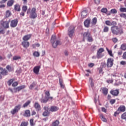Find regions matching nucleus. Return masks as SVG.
<instances>
[{
  "label": "nucleus",
  "instance_id": "51",
  "mask_svg": "<svg viewBox=\"0 0 126 126\" xmlns=\"http://www.w3.org/2000/svg\"><path fill=\"white\" fill-rule=\"evenodd\" d=\"M109 31V28L108 27H105L103 29L104 32H108Z\"/></svg>",
  "mask_w": 126,
  "mask_h": 126
},
{
  "label": "nucleus",
  "instance_id": "3",
  "mask_svg": "<svg viewBox=\"0 0 126 126\" xmlns=\"http://www.w3.org/2000/svg\"><path fill=\"white\" fill-rule=\"evenodd\" d=\"M10 22V20H2L0 21V23L1 26L3 27V28H5L6 29H7V28H9V23Z\"/></svg>",
  "mask_w": 126,
  "mask_h": 126
},
{
  "label": "nucleus",
  "instance_id": "4",
  "mask_svg": "<svg viewBox=\"0 0 126 126\" xmlns=\"http://www.w3.org/2000/svg\"><path fill=\"white\" fill-rule=\"evenodd\" d=\"M36 8L33 7L30 12V18H32V19H35V18H37L38 15L37 13H36Z\"/></svg>",
  "mask_w": 126,
  "mask_h": 126
},
{
  "label": "nucleus",
  "instance_id": "56",
  "mask_svg": "<svg viewBox=\"0 0 126 126\" xmlns=\"http://www.w3.org/2000/svg\"><path fill=\"white\" fill-rule=\"evenodd\" d=\"M17 85H18V83H17V82H15L12 84V86H13V87H15V86H17Z\"/></svg>",
  "mask_w": 126,
  "mask_h": 126
},
{
  "label": "nucleus",
  "instance_id": "61",
  "mask_svg": "<svg viewBox=\"0 0 126 126\" xmlns=\"http://www.w3.org/2000/svg\"><path fill=\"white\" fill-rule=\"evenodd\" d=\"M6 68L9 71H11V67H10L9 65H7L6 66Z\"/></svg>",
  "mask_w": 126,
  "mask_h": 126
},
{
  "label": "nucleus",
  "instance_id": "12",
  "mask_svg": "<svg viewBox=\"0 0 126 126\" xmlns=\"http://www.w3.org/2000/svg\"><path fill=\"white\" fill-rule=\"evenodd\" d=\"M24 88H25V85H22L18 87L17 88L14 89L15 93H16V92H19L20 90H22V89H24Z\"/></svg>",
  "mask_w": 126,
  "mask_h": 126
},
{
  "label": "nucleus",
  "instance_id": "6",
  "mask_svg": "<svg viewBox=\"0 0 126 126\" xmlns=\"http://www.w3.org/2000/svg\"><path fill=\"white\" fill-rule=\"evenodd\" d=\"M74 27H70L68 30V35L70 38H72V36L74 35Z\"/></svg>",
  "mask_w": 126,
  "mask_h": 126
},
{
  "label": "nucleus",
  "instance_id": "39",
  "mask_svg": "<svg viewBox=\"0 0 126 126\" xmlns=\"http://www.w3.org/2000/svg\"><path fill=\"white\" fill-rule=\"evenodd\" d=\"M101 11L103 13H107V12L108 11V9H107V8H103L101 9Z\"/></svg>",
  "mask_w": 126,
  "mask_h": 126
},
{
  "label": "nucleus",
  "instance_id": "30",
  "mask_svg": "<svg viewBox=\"0 0 126 126\" xmlns=\"http://www.w3.org/2000/svg\"><path fill=\"white\" fill-rule=\"evenodd\" d=\"M87 15V11H83L82 12L81 16L83 18H84L85 16Z\"/></svg>",
  "mask_w": 126,
  "mask_h": 126
},
{
  "label": "nucleus",
  "instance_id": "54",
  "mask_svg": "<svg viewBox=\"0 0 126 126\" xmlns=\"http://www.w3.org/2000/svg\"><path fill=\"white\" fill-rule=\"evenodd\" d=\"M45 96H46V97H50V92L49 91L46 92Z\"/></svg>",
  "mask_w": 126,
  "mask_h": 126
},
{
  "label": "nucleus",
  "instance_id": "13",
  "mask_svg": "<svg viewBox=\"0 0 126 126\" xmlns=\"http://www.w3.org/2000/svg\"><path fill=\"white\" fill-rule=\"evenodd\" d=\"M41 68V66H36L33 68V72L35 73V74H38L39 73V71H40V68Z\"/></svg>",
  "mask_w": 126,
  "mask_h": 126
},
{
  "label": "nucleus",
  "instance_id": "40",
  "mask_svg": "<svg viewBox=\"0 0 126 126\" xmlns=\"http://www.w3.org/2000/svg\"><path fill=\"white\" fill-rule=\"evenodd\" d=\"M88 42H93V38L91 35H90V37L87 38Z\"/></svg>",
  "mask_w": 126,
  "mask_h": 126
},
{
  "label": "nucleus",
  "instance_id": "53",
  "mask_svg": "<svg viewBox=\"0 0 126 126\" xmlns=\"http://www.w3.org/2000/svg\"><path fill=\"white\" fill-rule=\"evenodd\" d=\"M110 103L113 105V104H115V103H116V99H111L110 101Z\"/></svg>",
  "mask_w": 126,
  "mask_h": 126
},
{
  "label": "nucleus",
  "instance_id": "59",
  "mask_svg": "<svg viewBox=\"0 0 126 126\" xmlns=\"http://www.w3.org/2000/svg\"><path fill=\"white\" fill-rule=\"evenodd\" d=\"M111 26H116V25H117V22H115V21H113L111 23Z\"/></svg>",
  "mask_w": 126,
  "mask_h": 126
},
{
  "label": "nucleus",
  "instance_id": "48",
  "mask_svg": "<svg viewBox=\"0 0 126 126\" xmlns=\"http://www.w3.org/2000/svg\"><path fill=\"white\" fill-rule=\"evenodd\" d=\"M13 82V79H11L10 80H9L8 81V84L9 86H10V85H11V84H12Z\"/></svg>",
  "mask_w": 126,
  "mask_h": 126
},
{
  "label": "nucleus",
  "instance_id": "41",
  "mask_svg": "<svg viewBox=\"0 0 126 126\" xmlns=\"http://www.w3.org/2000/svg\"><path fill=\"white\" fill-rule=\"evenodd\" d=\"M106 51H107L109 55L110 56V57H113V54H112V50H109V49L108 48H106Z\"/></svg>",
  "mask_w": 126,
  "mask_h": 126
},
{
  "label": "nucleus",
  "instance_id": "29",
  "mask_svg": "<svg viewBox=\"0 0 126 126\" xmlns=\"http://www.w3.org/2000/svg\"><path fill=\"white\" fill-rule=\"evenodd\" d=\"M89 82H90L91 86L92 89H93V87H94V83H93V79L90 78L89 79Z\"/></svg>",
  "mask_w": 126,
  "mask_h": 126
},
{
  "label": "nucleus",
  "instance_id": "14",
  "mask_svg": "<svg viewBox=\"0 0 126 126\" xmlns=\"http://www.w3.org/2000/svg\"><path fill=\"white\" fill-rule=\"evenodd\" d=\"M119 93L120 92L118 91V90H112L110 91V94L113 96H118Z\"/></svg>",
  "mask_w": 126,
  "mask_h": 126
},
{
  "label": "nucleus",
  "instance_id": "21",
  "mask_svg": "<svg viewBox=\"0 0 126 126\" xmlns=\"http://www.w3.org/2000/svg\"><path fill=\"white\" fill-rule=\"evenodd\" d=\"M14 3V0H9L7 1V4L8 6H12Z\"/></svg>",
  "mask_w": 126,
  "mask_h": 126
},
{
  "label": "nucleus",
  "instance_id": "17",
  "mask_svg": "<svg viewBox=\"0 0 126 126\" xmlns=\"http://www.w3.org/2000/svg\"><path fill=\"white\" fill-rule=\"evenodd\" d=\"M0 73L2 75H7V71L6 69H3L2 68H0Z\"/></svg>",
  "mask_w": 126,
  "mask_h": 126
},
{
  "label": "nucleus",
  "instance_id": "46",
  "mask_svg": "<svg viewBox=\"0 0 126 126\" xmlns=\"http://www.w3.org/2000/svg\"><path fill=\"white\" fill-rule=\"evenodd\" d=\"M105 24H106V25H108V26H112L111 21H106Z\"/></svg>",
  "mask_w": 126,
  "mask_h": 126
},
{
  "label": "nucleus",
  "instance_id": "26",
  "mask_svg": "<svg viewBox=\"0 0 126 126\" xmlns=\"http://www.w3.org/2000/svg\"><path fill=\"white\" fill-rule=\"evenodd\" d=\"M102 90L104 95H107L108 94V90L107 88H103Z\"/></svg>",
  "mask_w": 126,
  "mask_h": 126
},
{
  "label": "nucleus",
  "instance_id": "16",
  "mask_svg": "<svg viewBox=\"0 0 126 126\" xmlns=\"http://www.w3.org/2000/svg\"><path fill=\"white\" fill-rule=\"evenodd\" d=\"M34 108L37 112H39V111H41V106H40V104L38 103V102H35L34 104Z\"/></svg>",
  "mask_w": 126,
  "mask_h": 126
},
{
  "label": "nucleus",
  "instance_id": "34",
  "mask_svg": "<svg viewBox=\"0 0 126 126\" xmlns=\"http://www.w3.org/2000/svg\"><path fill=\"white\" fill-rule=\"evenodd\" d=\"M103 55L102 53H99V52H97V59H100V58H103Z\"/></svg>",
  "mask_w": 126,
  "mask_h": 126
},
{
  "label": "nucleus",
  "instance_id": "57",
  "mask_svg": "<svg viewBox=\"0 0 126 126\" xmlns=\"http://www.w3.org/2000/svg\"><path fill=\"white\" fill-rule=\"evenodd\" d=\"M112 41L114 43H117L118 42V38H112Z\"/></svg>",
  "mask_w": 126,
  "mask_h": 126
},
{
  "label": "nucleus",
  "instance_id": "44",
  "mask_svg": "<svg viewBox=\"0 0 126 126\" xmlns=\"http://www.w3.org/2000/svg\"><path fill=\"white\" fill-rule=\"evenodd\" d=\"M120 17H122V18H125L126 19V13H121L120 14Z\"/></svg>",
  "mask_w": 126,
  "mask_h": 126
},
{
  "label": "nucleus",
  "instance_id": "28",
  "mask_svg": "<svg viewBox=\"0 0 126 126\" xmlns=\"http://www.w3.org/2000/svg\"><path fill=\"white\" fill-rule=\"evenodd\" d=\"M60 125V121L59 120H56L52 123L53 126H58Z\"/></svg>",
  "mask_w": 126,
  "mask_h": 126
},
{
  "label": "nucleus",
  "instance_id": "49",
  "mask_svg": "<svg viewBox=\"0 0 126 126\" xmlns=\"http://www.w3.org/2000/svg\"><path fill=\"white\" fill-rule=\"evenodd\" d=\"M28 126V123L27 122H22L21 124V126Z\"/></svg>",
  "mask_w": 126,
  "mask_h": 126
},
{
  "label": "nucleus",
  "instance_id": "62",
  "mask_svg": "<svg viewBox=\"0 0 126 126\" xmlns=\"http://www.w3.org/2000/svg\"><path fill=\"white\" fill-rule=\"evenodd\" d=\"M122 65H125L126 64V61H121L120 63Z\"/></svg>",
  "mask_w": 126,
  "mask_h": 126
},
{
  "label": "nucleus",
  "instance_id": "58",
  "mask_svg": "<svg viewBox=\"0 0 126 126\" xmlns=\"http://www.w3.org/2000/svg\"><path fill=\"white\" fill-rule=\"evenodd\" d=\"M6 1H7V0H2L0 1V3L1 4H2V3H5V2H6Z\"/></svg>",
  "mask_w": 126,
  "mask_h": 126
},
{
  "label": "nucleus",
  "instance_id": "42",
  "mask_svg": "<svg viewBox=\"0 0 126 126\" xmlns=\"http://www.w3.org/2000/svg\"><path fill=\"white\" fill-rule=\"evenodd\" d=\"M27 6H23L22 7V11H23L24 12H26L27 10Z\"/></svg>",
  "mask_w": 126,
  "mask_h": 126
},
{
  "label": "nucleus",
  "instance_id": "64",
  "mask_svg": "<svg viewBox=\"0 0 126 126\" xmlns=\"http://www.w3.org/2000/svg\"><path fill=\"white\" fill-rule=\"evenodd\" d=\"M108 83H113V80L109 79L107 80Z\"/></svg>",
  "mask_w": 126,
  "mask_h": 126
},
{
  "label": "nucleus",
  "instance_id": "15",
  "mask_svg": "<svg viewBox=\"0 0 126 126\" xmlns=\"http://www.w3.org/2000/svg\"><path fill=\"white\" fill-rule=\"evenodd\" d=\"M22 45L23 47H24V48H28V47H29V46L30 45V43L28 41L24 40L22 42Z\"/></svg>",
  "mask_w": 126,
  "mask_h": 126
},
{
  "label": "nucleus",
  "instance_id": "50",
  "mask_svg": "<svg viewBox=\"0 0 126 126\" xmlns=\"http://www.w3.org/2000/svg\"><path fill=\"white\" fill-rule=\"evenodd\" d=\"M97 23V18H94L93 19V24H96Z\"/></svg>",
  "mask_w": 126,
  "mask_h": 126
},
{
  "label": "nucleus",
  "instance_id": "19",
  "mask_svg": "<svg viewBox=\"0 0 126 126\" xmlns=\"http://www.w3.org/2000/svg\"><path fill=\"white\" fill-rule=\"evenodd\" d=\"M14 10L16 11H20L21 9H20V5L19 4H16V5H14Z\"/></svg>",
  "mask_w": 126,
  "mask_h": 126
},
{
  "label": "nucleus",
  "instance_id": "60",
  "mask_svg": "<svg viewBox=\"0 0 126 126\" xmlns=\"http://www.w3.org/2000/svg\"><path fill=\"white\" fill-rule=\"evenodd\" d=\"M88 66H89L90 67H93V66H94V63H90L89 64H88Z\"/></svg>",
  "mask_w": 126,
  "mask_h": 126
},
{
  "label": "nucleus",
  "instance_id": "33",
  "mask_svg": "<svg viewBox=\"0 0 126 126\" xmlns=\"http://www.w3.org/2000/svg\"><path fill=\"white\" fill-rule=\"evenodd\" d=\"M121 119H122V120H125L126 122V112L121 115Z\"/></svg>",
  "mask_w": 126,
  "mask_h": 126
},
{
  "label": "nucleus",
  "instance_id": "1",
  "mask_svg": "<svg viewBox=\"0 0 126 126\" xmlns=\"http://www.w3.org/2000/svg\"><path fill=\"white\" fill-rule=\"evenodd\" d=\"M111 30L114 35H119L121 34H123L124 32L123 31V29L121 28L118 27V26H113L111 28Z\"/></svg>",
  "mask_w": 126,
  "mask_h": 126
},
{
  "label": "nucleus",
  "instance_id": "45",
  "mask_svg": "<svg viewBox=\"0 0 126 126\" xmlns=\"http://www.w3.org/2000/svg\"><path fill=\"white\" fill-rule=\"evenodd\" d=\"M59 82H60L61 87H62V88H64V85H63V81H62L61 79H60Z\"/></svg>",
  "mask_w": 126,
  "mask_h": 126
},
{
  "label": "nucleus",
  "instance_id": "32",
  "mask_svg": "<svg viewBox=\"0 0 126 126\" xmlns=\"http://www.w3.org/2000/svg\"><path fill=\"white\" fill-rule=\"evenodd\" d=\"M20 59H21V57H20V56H14L13 57V61H17L18 60H20Z\"/></svg>",
  "mask_w": 126,
  "mask_h": 126
},
{
  "label": "nucleus",
  "instance_id": "43",
  "mask_svg": "<svg viewBox=\"0 0 126 126\" xmlns=\"http://www.w3.org/2000/svg\"><path fill=\"white\" fill-rule=\"evenodd\" d=\"M117 12V11L116 9H112L111 10V13H112L113 14H116Z\"/></svg>",
  "mask_w": 126,
  "mask_h": 126
},
{
  "label": "nucleus",
  "instance_id": "20",
  "mask_svg": "<svg viewBox=\"0 0 126 126\" xmlns=\"http://www.w3.org/2000/svg\"><path fill=\"white\" fill-rule=\"evenodd\" d=\"M59 110V107L57 106H51L50 109L51 112H56Z\"/></svg>",
  "mask_w": 126,
  "mask_h": 126
},
{
  "label": "nucleus",
  "instance_id": "5",
  "mask_svg": "<svg viewBox=\"0 0 126 126\" xmlns=\"http://www.w3.org/2000/svg\"><path fill=\"white\" fill-rule=\"evenodd\" d=\"M125 111H126V107L125 105H121L117 111L114 113V115L115 117H117V115H119L121 112H125Z\"/></svg>",
  "mask_w": 126,
  "mask_h": 126
},
{
  "label": "nucleus",
  "instance_id": "31",
  "mask_svg": "<svg viewBox=\"0 0 126 126\" xmlns=\"http://www.w3.org/2000/svg\"><path fill=\"white\" fill-rule=\"evenodd\" d=\"M120 49L122 50V51H126V44H123L121 45Z\"/></svg>",
  "mask_w": 126,
  "mask_h": 126
},
{
  "label": "nucleus",
  "instance_id": "23",
  "mask_svg": "<svg viewBox=\"0 0 126 126\" xmlns=\"http://www.w3.org/2000/svg\"><path fill=\"white\" fill-rule=\"evenodd\" d=\"M99 117L103 122H104V123H107V119H106V118L104 117V115H103V114H99Z\"/></svg>",
  "mask_w": 126,
  "mask_h": 126
},
{
  "label": "nucleus",
  "instance_id": "25",
  "mask_svg": "<svg viewBox=\"0 0 126 126\" xmlns=\"http://www.w3.org/2000/svg\"><path fill=\"white\" fill-rule=\"evenodd\" d=\"M84 25L86 27H89V25H90V20H86L84 22Z\"/></svg>",
  "mask_w": 126,
  "mask_h": 126
},
{
  "label": "nucleus",
  "instance_id": "7",
  "mask_svg": "<svg viewBox=\"0 0 126 126\" xmlns=\"http://www.w3.org/2000/svg\"><path fill=\"white\" fill-rule=\"evenodd\" d=\"M20 108H21V105H17L11 111V114H12V115H15V114H16V113H18V111L20 110Z\"/></svg>",
  "mask_w": 126,
  "mask_h": 126
},
{
  "label": "nucleus",
  "instance_id": "9",
  "mask_svg": "<svg viewBox=\"0 0 126 126\" xmlns=\"http://www.w3.org/2000/svg\"><path fill=\"white\" fill-rule=\"evenodd\" d=\"M43 109L45 110V111L43 113L42 116H43V117H48V116L50 115V112H49V107L45 106L43 107Z\"/></svg>",
  "mask_w": 126,
  "mask_h": 126
},
{
  "label": "nucleus",
  "instance_id": "52",
  "mask_svg": "<svg viewBox=\"0 0 126 126\" xmlns=\"http://www.w3.org/2000/svg\"><path fill=\"white\" fill-rule=\"evenodd\" d=\"M94 50H96V46H95V45L92 46L91 51H92V52H94Z\"/></svg>",
  "mask_w": 126,
  "mask_h": 126
},
{
  "label": "nucleus",
  "instance_id": "27",
  "mask_svg": "<svg viewBox=\"0 0 126 126\" xmlns=\"http://www.w3.org/2000/svg\"><path fill=\"white\" fill-rule=\"evenodd\" d=\"M30 103H31V101L30 100H28L25 104H24L23 107L24 108H26V107H28V106L30 105Z\"/></svg>",
  "mask_w": 126,
  "mask_h": 126
},
{
  "label": "nucleus",
  "instance_id": "63",
  "mask_svg": "<svg viewBox=\"0 0 126 126\" xmlns=\"http://www.w3.org/2000/svg\"><path fill=\"white\" fill-rule=\"evenodd\" d=\"M106 63H101V66H102V67H106Z\"/></svg>",
  "mask_w": 126,
  "mask_h": 126
},
{
  "label": "nucleus",
  "instance_id": "8",
  "mask_svg": "<svg viewBox=\"0 0 126 126\" xmlns=\"http://www.w3.org/2000/svg\"><path fill=\"white\" fill-rule=\"evenodd\" d=\"M114 64V59L108 58L107 61L106 65L107 67H112Z\"/></svg>",
  "mask_w": 126,
  "mask_h": 126
},
{
  "label": "nucleus",
  "instance_id": "18",
  "mask_svg": "<svg viewBox=\"0 0 126 126\" xmlns=\"http://www.w3.org/2000/svg\"><path fill=\"white\" fill-rule=\"evenodd\" d=\"M31 38V34H28L26 35H25L23 37V39L24 40V41H28V40H29V39H30Z\"/></svg>",
  "mask_w": 126,
  "mask_h": 126
},
{
  "label": "nucleus",
  "instance_id": "22",
  "mask_svg": "<svg viewBox=\"0 0 126 126\" xmlns=\"http://www.w3.org/2000/svg\"><path fill=\"white\" fill-rule=\"evenodd\" d=\"M48 101V98L47 97V95L45 96L44 98L40 99V102L41 103H47Z\"/></svg>",
  "mask_w": 126,
  "mask_h": 126
},
{
  "label": "nucleus",
  "instance_id": "47",
  "mask_svg": "<svg viewBox=\"0 0 126 126\" xmlns=\"http://www.w3.org/2000/svg\"><path fill=\"white\" fill-rule=\"evenodd\" d=\"M104 51V48H101L97 51V53H99V54H102V53H103Z\"/></svg>",
  "mask_w": 126,
  "mask_h": 126
},
{
  "label": "nucleus",
  "instance_id": "36",
  "mask_svg": "<svg viewBox=\"0 0 126 126\" xmlns=\"http://www.w3.org/2000/svg\"><path fill=\"white\" fill-rule=\"evenodd\" d=\"M11 15V13L9 10H7L6 11V17H9Z\"/></svg>",
  "mask_w": 126,
  "mask_h": 126
},
{
  "label": "nucleus",
  "instance_id": "11",
  "mask_svg": "<svg viewBox=\"0 0 126 126\" xmlns=\"http://www.w3.org/2000/svg\"><path fill=\"white\" fill-rule=\"evenodd\" d=\"M90 36H91V34L89 32H86L83 34V41H85V39H88Z\"/></svg>",
  "mask_w": 126,
  "mask_h": 126
},
{
  "label": "nucleus",
  "instance_id": "38",
  "mask_svg": "<svg viewBox=\"0 0 126 126\" xmlns=\"http://www.w3.org/2000/svg\"><path fill=\"white\" fill-rule=\"evenodd\" d=\"M120 11L121 12H126V7H121L120 8Z\"/></svg>",
  "mask_w": 126,
  "mask_h": 126
},
{
  "label": "nucleus",
  "instance_id": "37",
  "mask_svg": "<svg viewBox=\"0 0 126 126\" xmlns=\"http://www.w3.org/2000/svg\"><path fill=\"white\" fill-rule=\"evenodd\" d=\"M35 86H36V84L35 83V82H33L30 85L29 88L30 89H32L35 87Z\"/></svg>",
  "mask_w": 126,
  "mask_h": 126
},
{
  "label": "nucleus",
  "instance_id": "55",
  "mask_svg": "<svg viewBox=\"0 0 126 126\" xmlns=\"http://www.w3.org/2000/svg\"><path fill=\"white\" fill-rule=\"evenodd\" d=\"M30 124H31V126H34V120L31 119L30 120Z\"/></svg>",
  "mask_w": 126,
  "mask_h": 126
},
{
  "label": "nucleus",
  "instance_id": "35",
  "mask_svg": "<svg viewBox=\"0 0 126 126\" xmlns=\"http://www.w3.org/2000/svg\"><path fill=\"white\" fill-rule=\"evenodd\" d=\"M33 56H34V57H36V58H38V57H40V53H39V52H34L33 53Z\"/></svg>",
  "mask_w": 126,
  "mask_h": 126
},
{
  "label": "nucleus",
  "instance_id": "2",
  "mask_svg": "<svg viewBox=\"0 0 126 126\" xmlns=\"http://www.w3.org/2000/svg\"><path fill=\"white\" fill-rule=\"evenodd\" d=\"M51 42L53 48H57L59 45H62L61 41L57 40V37L55 35H52L51 39Z\"/></svg>",
  "mask_w": 126,
  "mask_h": 126
},
{
  "label": "nucleus",
  "instance_id": "24",
  "mask_svg": "<svg viewBox=\"0 0 126 126\" xmlns=\"http://www.w3.org/2000/svg\"><path fill=\"white\" fill-rule=\"evenodd\" d=\"M24 116H25V117H30L31 116L30 110H26L25 111Z\"/></svg>",
  "mask_w": 126,
  "mask_h": 126
},
{
  "label": "nucleus",
  "instance_id": "10",
  "mask_svg": "<svg viewBox=\"0 0 126 126\" xmlns=\"http://www.w3.org/2000/svg\"><path fill=\"white\" fill-rule=\"evenodd\" d=\"M18 24V20L14 19L11 21L10 26L13 28H14V27H16L17 26Z\"/></svg>",
  "mask_w": 126,
  "mask_h": 126
}]
</instances>
